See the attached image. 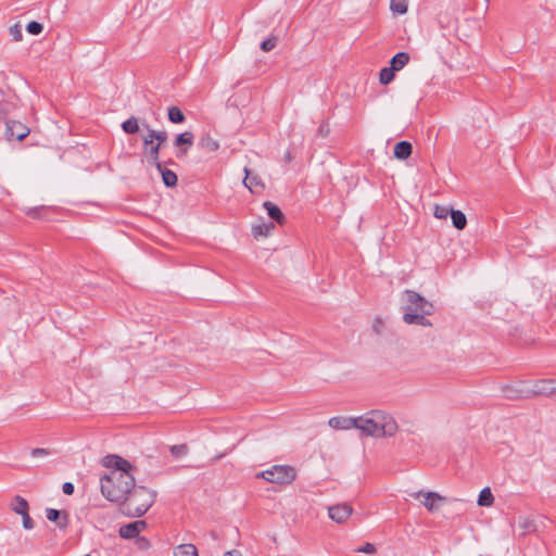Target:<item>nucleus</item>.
I'll use <instances>...</instances> for the list:
<instances>
[{"label": "nucleus", "mask_w": 556, "mask_h": 556, "mask_svg": "<svg viewBox=\"0 0 556 556\" xmlns=\"http://www.w3.org/2000/svg\"><path fill=\"white\" fill-rule=\"evenodd\" d=\"M382 329H383V321L380 318H376L374 324H372V330L377 334H381Z\"/></svg>", "instance_id": "37998d69"}, {"label": "nucleus", "mask_w": 556, "mask_h": 556, "mask_svg": "<svg viewBox=\"0 0 556 556\" xmlns=\"http://www.w3.org/2000/svg\"><path fill=\"white\" fill-rule=\"evenodd\" d=\"M277 46V37L270 36L261 42V49L264 52L271 51Z\"/></svg>", "instance_id": "f704fd0d"}, {"label": "nucleus", "mask_w": 556, "mask_h": 556, "mask_svg": "<svg viewBox=\"0 0 556 556\" xmlns=\"http://www.w3.org/2000/svg\"><path fill=\"white\" fill-rule=\"evenodd\" d=\"M156 492L146 486H134L128 493L124 505L123 513L128 517H141L155 502Z\"/></svg>", "instance_id": "7ed1b4c3"}, {"label": "nucleus", "mask_w": 556, "mask_h": 556, "mask_svg": "<svg viewBox=\"0 0 556 556\" xmlns=\"http://www.w3.org/2000/svg\"><path fill=\"white\" fill-rule=\"evenodd\" d=\"M21 516L23 519V527L26 530H31L35 527V525H34V520L29 516V513L26 511V513L22 514Z\"/></svg>", "instance_id": "58836bf2"}, {"label": "nucleus", "mask_w": 556, "mask_h": 556, "mask_svg": "<svg viewBox=\"0 0 556 556\" xmlns=\"http://www.w3.org/2000/svg\"><path fill=\"white\" fill-rule=\"evenodd\" d=\"M263 207L267 212V215L276 220L278 224H282L285 220V216L281 212V210L274 203L266 201L263 203Z\"/></svg>", "instance_id": "6ab92c4d"}, {"label": "nucleus", "mask_w": 556, "mask_h": 556, "mask_svg": "<svg viewBox=\"0 0 556 556\" xmlns=\"http://www.w3.org/2000/svg\"><path fill=\"white\" fill-rule=\"evenodd\" d=\"M329 131V128L327 125H321L318 129V132L321 135V136H327Z\"/></svg>", "instance_id": "a18cd8bd"}, {"label": "nucleus", "mask_w": 556, "mask_h": 556, "mask_svg": "<svg viewBox=\"0 0 556 556\" xmlns=\"http://www.w3.org/2000/svg\"><path fill=\"white\" fill-rule=\"evenodd\" d=\"M46 517L49 521L55 522L61 530L66 529L68 526V515L66 511H60L54 508H47Z\"/></svg>", "instance_id": "2eb2a0df"}, {"label": "nucleus", "mask_w": 556, "mask_h": 556, "mask_svg": "<svg viewBox=\"0 0 556 556\" xmlns=\"http://www.w3.org/2000/svg\"><path fill=\"white\" fill-rule=\"evenodd\" d=\"M143 141V154L147 159V162L150 165L155 166L156 168H161L160 162V147L156 144V141L153 138H149V132L142 137Z\"/></svg>", "instance_id": "0eeeda50"}, {"label": "nucleus", "mask_w": 556, "mask_h": 556, "mask_svg": "<svg viewBox=\"0 0 556 556\" xmlns=\"http://www.w3.org/2000/svg\"><path fill=\"white\" fill-rule=\"evenodd\" d=\"M390 10L395 14H405L408 10L406 0H390Z\"/></svg>", "instance_id": "c85d7f7f"}, {"label": "nucleus", "mask_w": 556, "mask_h": 556, "mask_svg": "<svg viewBox=\"0 0 556 556\" xmlns=\"http://www.w3.org/2000/svg\"><path fill=\"white\" fill-rule=\"evenodd\" d=\"M394 78V71L391 67H384L380 71L379 80L382 85L390 84Z\"/></svg>", "instance_id": "2f4dec72"}, {"label": "nucleus", "mask_w": 556, "mask_h": 556, "mask_svg": "<svg viewBox=\"0 0 556 556\" xmlns=\"http://www.w3.org/2000/svg\"><path fill=\"white\" fill-rule=\"evenodd\" d=\"M43 29V25L39 22L33 21L27 24L26 30L31 35H39Z\"/></svg>", "instance_id": "c9c22d12"}, {"label": "nucleus", "mask_w": 556, "mask_h": 556, "mask_svg": "<svg viewBox=\"0 0 556 556\" xmlns=\"http://www.w3.org/2000/svg\"><path fill=\"white\" fill-rule=\"evenodd\" d=\"M170 454L175 457V458H180L182 456H186L189 452V447L187 444H178V445H172L170 448Z\"/></svg>", "instance_id": "473e14b6"}, {"label": "nucleus", "mask_w": 556, "mask_h": 556, "mask_svg": "<svg viewBox=\"0 0 556 556\" xmlns=\"http://www.w3.org/2000/svg\"><path fill=\"white\" fill-rule=\"evenodd\" d=\"M356 417H331L328 425L337 430H350L356 428Z\"/></svg>", "instance_id": "dca6fc26"}, {"label": "nucleus", "mask_w": 556, "mask_h": 556, "mask_svg": "<svg viewBox=\"0 0 556 556\" xmlns=\"http://www.w3.org/2000/svg\"><path fill=\"white\" fill-rule=\"evenodd\" d=\"M74 484L72 482H65L62 485V491L66 495H72L74 493Z\"/></svg>", "instance_id": "c03bdc74"}, {"label": "nucleus", "mask_w": 556, "mask_h": 556, "mask_svg": "<svg viewBox=\"0 0 556 556\" xmlns=\"http://www.w3.org/2000/svg\"><path fill=\"white\" fill-rule=\"evenodd\" d=\"M409 61V55L406 52L396 53L390 61L391 68L396 72L402 70Z\"/></svg>", "instance_id": "412c9836"}, {"label": "nucleus", "mask_w": 556, "mask_h": 556, "mask_svg": "<svg viewBox=\"0 0 556 556\" xmlns=\"http://www.w3.org/2000/svg\"><path fill=\"white\" fill-rule=\"evenodd\" d=\"M413 151L412 143L408 141H400L394 147V156L399 160H407Z\"/></svg>", "instance_id": "a211bd4d"}, {"label": "nucleus", "mask_w": 556, "mask_h": 556, "mask_svg": "<svg viewBox=\"0 0 556 556\" xmlns=\"http://www.w3.org/2000/svg\"><path fill=\"white\" fill-rule=\"evenodd\" d=\"M28 134V129L21 123L8 121L5 123V136L11 139L23 140Z\"/></svg>", "instance_id": "ddd939ff"}, {"label": "nucleus", "mask_w": 556, "mask_h": 556, "mask_svg": "<svg viewBox=\"0 0 556 556\" xmlns=\"http://www.w3.org/2000/svg\"><path fill=\"white\" fill-rule=\"evenodd\" d=\"M256 477L270 483L289 484L295 480L296 471L288 465H274L269 469L258 472Z\"/></svg>", "instance_id": "20e7f679"}, {"label": "nucleus", "mask_w": 556, "mask_h": 556, "mask_svg": "<svg viewBox=\"0 0 556 556\" xmlns=\"http://www.w3.org/2000/svg\"><path fill=\"white\" fill-rule=\"evenodd\" d=\"M136 544H137L138 548L142 549V551L148 549L151 545L150 541L148 539H146L144 536H138Z\"/></svg>", "instance_id": "ea45409f"}, {"label": "nucleus", "mask_w": 556, "mask_h": 556, "mask_svg": "<svg viewBox=\"0 0 556 556\" xmlns=\"http://www.w3.org/2000/svg\"><path fill=\"white\" fill-rule=\"evenodd\" d=\"M147 528L144 520H138L124 525L119 528V536L126 540L138 538L139 533Z\"/></svg>", "instance_id": "9b49d317"}, {"label": "nucleus", "mask_w": 556, "mask_h": 556, "mask_svg": "<svg viewBox=\"0 0 556 556\" xmlns=\"http://www.w3.org/2000/svg\"><path fill=\"white\" fill-rule=\"evenodd\" d=\"M143 127L148 130L149 138H153L156 141V144H159L160 149H162L164 143L167 141V132L165 130L151 129L148 124H143Z\"/></svg>", "instance_id": "4be33fe9"}, {"label": "nucleus", "mask_w": 556, "mask_h": 556, "mask_svg": "<svg viewBox=\"0 0 556 556\" xmlns=\"http://www.w3.org/2000/svg\"><path fill=\"white\" fill-rule=\"evenodd\" d=\"M430 314H426L422 312H405L403 315V321L407 325H419L422 327H431L432 324L426 316Z\"/></svg>", "instance_id": "4468645a"}, {"label": "nucleus", "mask_w": 556, "mask_h": 556, "mask_svg": "<svg viewBox=\"0 0 556 556\" xmlns=\"http://www.w3.org/2000/svg\"><path fill=\"white\" fill-rule=\"evenodd\" d=\"M531 397L535 395H553L556 393V379H542L530 383Z\"/></svg>", "instance_id": "1a4fd4ad"}, {"label": "nucleus", "mask_w": 556, "mask_h": 556, "mask_svg": "<svg viewBox=\"0 0 556 556\" xmlns=\"http://www.w3.org/2000/svg\"><path fill=\"white\" fill-rule=\"evenodd\" d=\"M453 207L448 205H435L434 207V217L439 219H446L447 216H451V213L453 212Z\"/></svg>", "instance_id": "7c9ffc66"}, {"label": "nucleus", "mask_w": 556, "mask_h": 556, "mask_svg": "<svg viewBox=\"0 0 556 556\" xmlns=\"http://www.w3.org/2000/svg\"><path fill=\"white\" fill-rule=\"evenodd\" d=\"M352 513L353 508L348 503L336 504L328 507L329 518L337 523L345 522Z\"/></svg>", "instance_id": "9d476101"}, {"label": "nucleus", "mask_w": 556, "mask_h": 556, "mask_svg": "<svg viewBox=\"0 0 556 556\" xmlns=\"http://www.w3.org/2000/svg\"><path fill=\"white\" fill-rule=\"evenodd\" d=\"M494 502V496L489 488H484L480 491V494L478 496L477 504L479 506H491Z\"/></svg>", "instance_id": "cd10ccee"}, {"label": "nucleus", "mask_w": 556, "mask_h": 556, "mask_svg": "<svg viewBox=\"0 0 556 556\" xmlns=\"http://www.w3.org/2000/svg\"><path fill=\"white\" fill-rule=\"evenodd\" d=\"M244 179L243 185L252 192H258L260 190H263L265 188L264 182L261 180V178L257 175H253L250 173L248 167H244Z\"/></svg>", "instance_id": "f3484780"}, {"label": "nucleus", "mask_w": 556, "mask_h": 556, "mask_svg": "<svg viewBox=\"0 0 556 556\" xmlns=\"http://www.w3.org/2000/svg\"><path fill=\"white\" fill-rule=\"evenodd\" d=\"M451 218L453 226L458 230H463L467 225L466 215L459 210H453Z\"/></svg>", "instance_id": "393cba45"}, {"label": "nucleus", "mask_w": 556, "mask_h": 556, "mask_svg": "<svg viewBox=\"0 0 556 556\" xmlns=\"http://www.w3.org/2000/svg\"><path fill=\"white\" fill-rule=\"evenodd\" d=\"M224 556H241V553L239 551H230V552H226L224 554Z\"/></svg>", "instance_id": "49530a36"}, {"label": "nucleus", "mask_w": 556, "mask_h": 556, "mask_svg": "<svg viewBox=\"0 0 556 556\" xmlns=\"http://www.w3.org/2000/svg\"><path fill=\"white\" fill-rule=\"evenodd\" d=\"M168 119L174 124H180L185 121V115L178 106H170L168 109Z\"/></svg>", "instance_id": "c756f323"}, {"label": "nucleus", "mask_w": 556, "mask_h": 556, "mask_svg": "<svg viewBox=\"0 0 556 556\" xmlns=\"http://www.w3.org/2000/svg\"><path fill=\"white\" fill-rule=\"evenodd\" d=\"M275 228L273 223L258 225L253 228V233L257 236H267Z\"/></svg>", "instance_id": "72a5a7b5"}, {"label": "nucleus", "mask_w": 556, "mask_h": 556, "mask_svg": "<svg viewBox=\"0 0 556 556\" xmlns=\"http://www.w3.org/2000/svg\"><path fill=\"white\" fill-rule=\"evenodd\" d=\"M199 146L208 152H215L219 149V142L215 140L213 137H211L208 134L203 135L201 137Z\"/></svg>", "instance_id": "b1692460"}, {"label": "nucleus", "mask_w": 556, "mask_h": 556, "mask_svg": "<svg viewBox=\"0 0 556 556\" xmlns=\"http://www.w3.org/2000/svg\"><path fill=\"white\" fill-rule=\"evenodd\" d=\"M519 526L523 529V533H529L535 530L533 521L527 518H520Z\"/></svg>", "instance_id": "e433bc0d"}, {"label": "nucleus", "mask_w": 556, "mask_h": 556, "mask_svg": "<svg viewBox=\"0 0 556 556\" xmlns=\"http://www.w3.org/2000/svg\"><path fill=\"white\" fill-rule=\"evenodd\" d=\"M101 464L111 469L100 478L102 495L110 502L125 503L128 493L135 486V478L130 472L132 465L115 454L104 456Z\"/></svg>", "instance_id": "f257e3e1"}, {"label": "nucleus", "mask_w": 556, "mask_h": 556, "mask_svg": "<svg viewBox=\"0 0 556 556\" xmlns=\"http://www.w3.org/2000/svg\"><path fill=\"white\" fill-rule=\"evenodd\" d=\"M356 420V429L370 437H393L399 429L395 419L382 410H371Z\"/></svg>", "instance_id": "f03ea898"}, {"label": "nucleus", "mask_w": 556, "mask_h": 556, "mask_svg": "<svg viewBox=\"0 0 556 556\" xmlns=\"http://www.w3.org/2000/svg\"><path fill=\"white\" fill-rule=\"evenodd\" d=\"M122 129L125 134L134 135L139 130V121L137 117L131 116L122 123Z\"/></svg>", "instance_id": "bb28decb"}, {"label": "nucleus", "mask_w": 556, "mask_h": 556, "mask_svg": "<svg viewBox=\"0 0 556 556\" xmlns=\"http://www.w3.org/2000/svg\"><path fill=\"white\" fill-rule=\"evenodd\" d=\"M49 454H50V452L47 448H41V447L33 448L30 452V455L33 457H43V456H48Z\"/></svg>", "instance_id": "a19ab883"}, {"label": "nucleus", "mask_w": 556, "mask_h": 556, "mask_svg": "<svg viewBox=\"0 0 556 556\" xmlns=\"http://www.w3.org/2000/svg\"><path fill=\"white\" fill-rule=\"evenodd\" d=\"M10 35L14 41H21L23 37L21 27L18 25L10 27Z\"/></svg>", "instance_id": "4c0bfd02"}, {"label": "nucleus", "mask_w": 556, "mask_h": 556, "mask_svg": "<svg viewBox=\"0 0 556 556\" xmlns=\"http://www.w3.org/2000/svg\"><path fill=\"white\" fill-rule=\"evenodd\" d=\"M505 396L509 400L531 397L530 383L527 381H517L503 388Z\"/></svg>", "instance_id": "6e6552de"}, {"label": "nucleus", "mask_w": 556, "mask_h": 556, "mask_svg": "<svg viewBox=\"0 0 556 556\" xmlns=\"http://www.w3.org/2000/svg\"><path fill=\"white\" fill-rule=\"evenodd\" d=\"M156 169L161 173L162 180L166 187L173 188L177 185L178 177L173 170L165 168L162 164L161 168Z\"/></svg>", "instance_id": "aec40b11"}, {"label": "nucleus", "mask_w": 556, "mask_h": 556, "mask_svg": "<svg viewBox=\"0 0 556 556\" xmlns=\"http://www.w3.org/2000/svg\"><path fill=\"white\" fill-rule=\"evenodd\" d=\"M405 312H422L426 314H433V304L427 301L424 296L413 290L404 292Z\"/></svg>", "instance_id": "39448f33"}, {"label": "nucleus", "mask_w": 556, "mask_h": 556, "mask_svg": "<svg viewBox=\"0 0 556 556\" xmlns=\"http://www.w3.org/2000/svg\"><path fill=\"white\" fill-rule=\"evenodd\" d=\"M10 506L11 509L17 515H22L29 510L28 502L20 495L14 496Z\"/></svg>", "instance_id": "5701e85b"}, {"label": "nucleus", "mask_w": 556, "mask_h": 556, "mask_svg": "<svg viewBox=\"0 0 556 556\" xmlns=\"http://www.w3.org/2000/svg\"><path fill=\"white\" fill-rule=\"evenodd\" d=\"M175 556H198V549L193 544H180L175 548Z\"/></svg>", "instance_id": "a878e982"}, {"label": "nucleus", "mask_w": 556, "mask_h": 556, "mask_svg": "<svg viewBox=\"0 0 556 556\" xmlns=\"http://www.w3.org/2000/svg\"><path fill=\"white\" fill-rule=\"evenodd\" d=\"M359 553L374 554L376 552V546L371 543H366L364 546L357 548Z\"/></svg>", "instance_id": "79ce46f5"}, {"label": "nucleus", "mask_w": 556, "mask_h": 556, "mask_svg": "<svg viewBox=\"0 0 556 556\" xmlns=\"http://www.w3.org/2000/svg\"><path fill=\"white\" fill-rule=\"evenodd\" d=\"M409 496L419 500L420 503L431 513L438 510L441 506V503L445 502L446 498L442 495H440L437 492H424V491H417V492H410Z\"/></svg>", "instance_id": "423d86ee"}, {"label": "nucleus", "mask_w": 556, "mask_h": 556, "mask_svg": "<svg viewBox=\"0 0 556 556\" xmlns=\"http://www.w3.org/2000/svg\"><path fill=\"white\" fill-rule=\"evenodd\" d=\"M194 136L191 131H185L176 136L174 146L179 150L177 152V156L187 155L189 149L193 146Z\"/></svg>", "instance_id": "f8f14e48"}]
</instances>
